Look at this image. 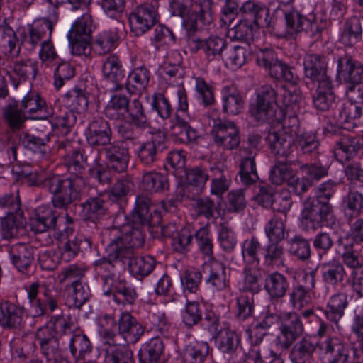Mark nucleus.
Returning a JSON list of instances; mask_svg holds the SVG:
<instances>
[{
    "mask_svg": "<svg viewBox=\"0 0 363 363\" xmlns=\"http://www.w3.org/2000/svg\"><path fill=\"white\" fill-rule=\"evenodd\" d=\"M150 205L147 198H137L135 206L130 214L125 216V223L121 226L120 235L108 244L107 256L101 257L93 262L94 278L101 283L104 294L121 279L116 264L125 262L124 257L133 255V248L143 245V228L158 223L159 216L155 215L152 218L150 214Z\"/></svg>",
    "mask_w": 363,
    "mask_h": 363,
    "instance_id": "nucleus-1",
    "label": "nucleus"
},
{
    "mask_svg": "<svg viewBox=\"0 0 363 363\" xmlns=\"http://www.w3.org/2000/svg\"><path fill=\"white\" fill-rule=\"evenodd\" d=\"M338 183L329 179L315 189V199L306 204L298 218V226L304 233L315 232L323 227L333 228L336 224L334 207L330 200Z\"/></svg>",
    "mask_w": 363,
    "mask_h": 363,
    "instance_id": "nucleus-2",
    "label": "nucleus"
},
{
    "mask_svg": "<svg viewBox=\"0 0 363 363\" xmlns=\"http://www.w3.org/2000/svg\"><path fill=\"white\" fill-rule=\"evenodd\" d=\"M16 182L26 184L30 187L41 188L51 194V203L55 208L67 209L71 205V201L76 195L74 184L68 179L60 174L45 173L43 172H29L25 169L11 170Z\"/></svg>",
    "mask_w": 363,
    "mask_h": 363,
    "instance_id": "nucleus-3",
    "label": "nucleus"
},
{
    "mask_svg": "<svg viewBox=\"0 0 363 363\" xmlns=\"http://www.w3.org/2000/svg\"><path fill=\"white\" fill-rule=\"evenodd\" d=\"M277 323L279 324V333L274 340V345L282 351H287L302 337L304 332L303 321L300 315L294 311L284 312L279 315L267 312L257 324L268 330Z\"/></svg>",
    "mask_w": 363,
    "mask_h": 363,
    "instance_id": "nucleus-4",
    "label": "nucleus"
},
{
    "mask_svg": "<svg viewBox=\"0 0 363 363\" xmlns=\"http://www.w3.org/2000/svg\"><path fill=\"white\" fill-rule=\"evenodd\" d=\"M169 11L172 16L182 18V26L188 33H195L202 25H210L213 18L211 0H169Z\"/></svg>",
    "mask_w": 363,
    "mask_h": 363,
    "instance_id": "nucleus-5",
    "label": "nucleus"
},
{
    "mask_svg": "<svg viewBox=\"0 0 363 363\" xmlns=\"http://www.w3.org/2000/svg\"><path fill=\"white\" fill-rule=\"evenodd\" d=\"M272 18L269 21L272 29H275L277 26L284 24L286 35L291 38L296 39L303 33L314 39H318L320 36L322 28L315 17L313 16L311 18L308 17L294 6L272 11Z\"/></svg>",
    "mask_w": 363,
    "mask_h": 363,
    "instance_id": "nucleus-6",
    "label": "nucleus"
},
{
    "mask_svg": "<svg viewBox=\"0 0 363 363\" xmlns=\"http://www.w3.org/2000/svg\"><path fill=\"white\" fill-rule=\"evenodd\" d=\"M30 226L35 233H43L50 230L57 240L62 241L73 234L74 225L73 218L66 213L65 216L55 215L48 206L39 207L35 215L30 219Z\"/></svg>",
    "mask_w": 363,
    "mask_h": 363,
    "instance_id": "nucleus-7",
    "label": "nucleus"
},
{
    "mask_svg": "<svg viewBox=\"0 0 363 363\" xmlns=\"http://www.w3.org/2000/svg\"><path fill=\"white\" fill-rule=\"evenodd\" d=\"M95 28L92 16L88 12L72 23L67 38L73 55H88L90 53L91 35Z\"/></svg>",
    "mask_w": 363,
    "mask_h": 363,
    "instance_id": "nucleus-8",
    "label": "nucleus"
},
{
    "mask_svg": "<svg viewBox=\"0 0 363 363\" xmlns=\"http://www.w3.org/2000/svg\"><path fill=\"white\" fill-rule=\"evenodd\" d=\"M29 303V312L33 318L48 317L58 305L56 296L46 285L33 282L26 289Z\"/></svg>",
    "mask_w": 363,
    "mask_h": 363,
    "instance_id": "nucleus-9",
    "label": "nucleus"
},
{
    "mask_svg": "<svg viewBox=\"0 0 363 363\" xmlns=\"http://www.w3.org/2000/svg\"><path fill=\"white\" fill-rule=\"evenodd\" d=\"M277 91L271 85L257 91L256 99L249 105V114L257 122H269L276 115Z\"/></svg>",
    "mask_w": 363,
    "mask_h": 363,
    "instance_id": "nucleus-10",
    "label": "nucleus"
},
{
    "mask_svg": "<svg viewBox=\"0 0 363 363\" xmlns=\"http://www.w3.org/2000/svg\"><path fill=\"white\" fill-rule=\"evenodd\" d=\"M195 33L186 35V44L191 53L201 50L208 62L223 61L228 43L226 40L217 35L205 39L196 37Z\"/></svg>",
    "mask_w": 363,
    "mask_h": 363,
    "instance_id": "nucleus-11",
    "label": "nucleus"
},
{
    "mask_svg": "<svg viewBox=\"0 0 363 363\" xmlns=\"http://www.w3.org/2000/svg\"><path fill=\"white\" fill-rule=\"evenodd\" d=\"M90 161H91V159L88 157L86 150L82 148H77L73 152L63 155L65 166L70 174H74L69 176L60 175L62 177L72 181L74 184L76 195H74L71 204L81 199V187L85 183L83 174Z\"/></svg>",
    "mask_w": 363,
    "mask_h": 363,
    "instance_id": "nucleus-12",
    "label": "nucleus"
},
{
    "mask_svg": "<svg viewBox=\"0 0 363 363\" xmlns=\"http://www.w3.org/2000/svg\"><path fill=\"white\" fill-rule=\"evenodd\" d=\"M157 0L144 2L135 6L129 16L131 31L140 36L150 30L159 21Z\"/></svg>",
    "mask_w": 363,
    "mask_h": 363,
    "instance_id": "nucleus-13",
    "label": "nucleus"
},
{
    "mask_svg": "<svg viewBox=\"0 0 363 363\" xmlns=\"http://www.w3.org/2000/svg\"><path fill=\"white\" fill-rule=\"evenodd\" d=\"M211 134L215 144L223 150L235 149L240 143L239 129L235 123L230 121L213 119Z\"/></svg>",
    "mask_w": 363,
    "mask_h": 363,
    "instance_id": "nucleus-14",
    "label": "nucleus"
},
{
    "mask_svg": "<svg viewBox=\"0 0 363 363\" xmlns=\"http://www.w3.org/2000/svg\"><path fill=\"white\" fill-rule=\"evenodd\" d=\"M320 358L326 363H351L350 347L337 337H329L318 343Z\"/></svg>",
    "mask_w": 363,
    "mask_h": 363,
    "instance_id": "nucleus-15",
    "label": "nucleus"
},
{
    "mask_svg": "<svg viewBox=\"0 0 363 363\" xmlns=\"http://www.w3.org/2000/svg\"><path fill=\"white\" fill-rule=\"evenodd\" d=\"M304 77L313 83L327 86L331 77L328 74V63L324 55L307 53L303 60Z\"/></svg>",
    "mask_w": 363,
    "mask_h": 363,
    "instance_id": "nucleus-16",
    "label": "nucleus"
},
{
    "mask_svg": "<svg viewBox=\"0 0 363 363\" xmlns=\"http://www.w3.org/2000/svg\"><path fill=\"white\" fill-rule=\"evenodd\" d=\"M36 340L40 353L45 358L47 363H62L59 342L55 330L52 327L45 325L38 328L36 332Z\"/></svg>",
    "mask_w": 363,
    "mask_h": 363,
    "instance_id": "nucleus-17",
    "label": "nucleus"
},
{
    "mask_svg": "<svg viewBox=\"0 0 363 363\" xmlns=\"http://www.w3.org/2000/svg\"><path fill=\"white\" fill-rule=\"evenodd\" d=\"M107 167L118 174L124 173L128 167L130 155L128 149L120 142H109L102 148Z\"/></svg>",
    "mask_w": 363,
    "mask_h": 363,
    "instance_id": "nucleus-18",
    "label": "nucleus"
},
{
    "mask_svg": "<svg viewBox=\"0 0 363 363\" xmlns=\"http://www.w3.org/2000/svg\"><path fill=\"white\" fill-rule=\"evenodd\" d=\"M52 11L48 18H43L34 22L29 26L28 36L26 38L25 41L31 45V48H35L40 42L43 40L50 39L53 26L58 19V9L49 4Z\"/></svg>",
    "mask_w": 363,
    "mask_h": 363,
    "instance_id": "nucleus-19",
    "label": "nucleus"
},
{
    "mask_svg": "<svg viewBox=\"0 0 363 363\" xmlns=\"http://www.w3.org/2000/svg\"><path fill=\"white\" fill-rule=\"evenodd\" d=\"M25 308L9 300L0 301V326L4 330H21L26 325Z\"/></svg>",
    "mask_w": 363,
    "mask_h": 363,
    "instance_id": "nucleus-20",
    "label": "nucleus"
},
{
    "mask_svg": "<svg viewBox=\"0 0 363 363\" xmlns=\"http://www.w3.org/2000/svg\"><path fill=\"white\" fill-rule=\"evenodd\" d=\"M166 149V137L160 132L154 134L150 140L140 144L136 151V155L141 164L151 166L159 160L160 155Z\"/></svg>",
    "mask_w": 363,
    "mask_h": 363,
    "instance_id": "nucleus-21",
    "label": "nucleus"
},
{
    "mask_svg": "<svg viewBox=\"0 0 363 363\" xmlns=\"http://www.w3.org/2000/svg\"><path fill=\"white\" fill-rule=\"evenodd\" d=\"M112 130L102 117H94L85 130L86 140L90 147H104L112 139Z\"/></svg>",
    "mask_w": 363,
    "mask_h": 363,
    "instance_id": "nucleus-22",
    "label": "nucleus"
},
{
    "mask_svg": "<svg viewBox=\"0 0 363 363\" xmlns=\"http://www.w3.org/2000/svg\"><path fill=\"white\" fill-rule=\"evenodd\" d=\"M20 106L30 119H48L54 116L53 108L36 91H30L22 99Z\"/></svg>",
    "mask_w": 363,
    "mask_h": 363,
    "instance_id": "nucleus-23",
    "label": "nucleus"
},
{
    "mask_svg": "<svg viewBox=\"0 0 363 363\" xmlns=\"http://www.w3.org/2000/svg\"><path fill=\"white\" fill-rule=\"evenodd\" d=\"M240 9L243 19L259 27L272 28L269 21L272 18V11L270 12L264 3L258 0H247L241 4Z\"/></svg>",
    "mask_w": 363,
    "mask_h": 363,
    "instance_id": "nucleus-24",
    "label": "nucleus"
},
{
    "mask_svg": "<svg viewBox=\"0 0 363 363\" xmlns=\"http://www.w3.org/2000/svg\"><path fill=\"white\" fill-rule=\"evenodd\" d=\"M101 73L104 80L113 84L111 91H118L123 88L121 81L125 76L120 57L116 54L105 55L101 60Z\"/></svg>",
    "mask_w": 363,
    "mask_h": 363,
    "instance_id": "nucleus-25",
    "label": "nucleus"
},
{
    "mask_svg": "<svg viewBox=\"0 0 363 363\" xmlns=\"http://www.w3.org/2000/svg\"><path fill=\"white\" fill-rule=\"evenodd\" d=\"M118 334L127 345L135 344L144 335L145 328L130 313H122L118 320Z\"/></svg>",
    "mask_w": 363,
    "mask_h": 363,
    "instance_id": "nucleus-26",
    "label": "nucleus"
},
{
    "mask_svg": "<svg viewBox=\"0 0 363 363\" xmlns=\"http://www.w3.org/2000/svg\"><path fill=\"white\" fill-rule=\"evenodd\" d=\"M318 345L312 336L304 335L289 347V359L291 363H312Z\"/></svg>",
    "mask_w": 363,
    "mask_h": 363,
    "instance_id": "nucleus-27",
    "label": "nucleus"
},
{
    "mask_svg": "<svg viewBox=\"0 0 363 363\" xmlns=\"http://www.w3.org/2000/svg\"><path fill=\"white\" fill-rule=\"evenodd\" d=\"M290 287L289 279L277 271L267 272L264 279V289L272 302H277L287 294Z\"/></svg>",
    "mask_w": 363,
    "mask_h": 363,
    "instance_id": "nucleus-28",
    "label": "nucleus"
},
{
    "mask_svg": "<svg viewBox=\"0 0 363 363\" xmlns=\"http://www.w3.org/2000/svg\"><path fill=\"white\" fill-rule=\"evenodd\" d=\"M216 347L225 357L235 358L242 349L241 336L231 329H223L216 336Z\"/></svg>",
    "mask_w": 363,
    "mask_h": 363,
    "instance_id": "nucleus-29",
    "label": "nucleus"
},
{
    "mask_svg": "<svg viewBox=\"0 0 363 363\" xmlns=\"http://www.w3.org/2000/svg\"><path fill=\"white\" fill-rule=\"evenodd\" d=\"M363 148V138L361 136L343 137L336 142L335 157L341 164L352 160Z\"/></svg>",
    "mask_w": 363,
    "mask_h": 363,
    "instance_id": "nucleus-30",
    "label": "nucleus"
},
{
    "mask_svg": "<svg viewBox=\"0 0 363 363\" xmlns=\"http://www.w3.org/2000/svg\"><path fill=\"white\" fill-rule=\"evenodd\" d=\"M67 348L74 363L86 361L93 351L89 337L83 333H72L67 343Z\"/></svg>",
    "mask_w": 363,
    "mask_h": 363,
    "instance_id": "nucleus-31",
    "label": "nucleus"
},
{
    "mask_svg": "<svg viewBox=\"0 0 363 363\" xmlns=\"http://www.w3.org/2000/svg\"><path fill=\"white\" fill-rule=\"evenodd\" d=\"M322 281L324 284L336 287L347 277L345 268L342 262L336 259L323 262L318 265Z\"/></svg>",
    "mask_w": 363,
    "mask_h": 363,
    "instance_id": "nucleus-32",
    "label": "nucleus"
},
{
    "mask_svg": "<svg viewBox=\"0 0 363 363\" xmlns=\"http://www.w3.org/2000/svg\"><path fill=\"white\" fill-rule=\"evenodd\" d=\"M337 62V72L346 82L352 84H359L362 82L363 65L361 62L347 55L338 56Z\"/></svg>",
    "mask_w": 363,
    "mask_h": 363,
    "instance_id": "nucleus-33",
    "label": "nucleus"
},
{
    "mask_svg": "<svg viewBox=\"0 0 363 363\" xmlns=\"http://www.w3.org/2000/svg\"><path fill=\"white\" fill-rule=\"evenodd\" d=\"M362 108L357 104L347 101L338 109L335 115L336 125L346 130H350L360 125Z\"/></svg>",
    "mask_w": 363,
    "mask_h": 363,
    "instance_id": "nucleus-34",
    "label": "nucleus"
},
{
    "mask_svg": "<svg viewBox=\"0 0 363 363\" xmlns=\"http://www.w3.org/2000/svg\"><path fill=\"white\" fill-rule=\"evenodd\" d=\"M8 252L13 265L22 273L27 271L34 259V249L26 243L13 245L9 247Z\"/></svg>",
    "mask_w": 363,
    "mask_h": 363,
    "instance_id": "nucleus-35",
    "label": "nucleus"
},
{
    "mask_svg": "<svg viewBox=\"0 0 363 363\" xmlns=\"http://www.w3.org/2000/svg\"><path fill=\"white\" fill-rule=\"evenodd\" d=\"M111 288L104 294L106 296H112L114 301L118 304L132 305L138 298L135 287L124 279L121 278Z\"/></svg>",
    "mask_w": 363,
    "mask_h": 363,
    "instance_id": "nucleus-36",
    "label": "nucleus"
},
{
    "mask_svg": "<svg viewBox=\"0 0 363 363\" xmlns=\"http://www.w3.org/2000/svg\"><path fill=\"white\" fill-rule=\"evenodd\" d=\"M208 276L205 279L207 286L213 291H221L230 286V280L227 277L226 265L217 259L210 262Z\"/></svg>",
    "mask_w": 363,
    "mask_h": 363,
    "instance_id": "nucleus-37",
    "label": "nucleus"
},
{
    "mask_svg": "<svg viewBox=\"0 0 363 363\" xmlns=\"http://www.w3.org/2000/svg\"><path fill=\"white\" fill-rule=\"evenodd\" d=\"M240 156L238 174L241 182L246 186H249L256 182L259 179L255 161L256 151L248 150V148H245L240 151Z\"/></svg>",
    "mask_w": 363,
    "mask_h": 363,
    "instance_id": "nucleus-38",
    "label": "nucleus"
},
{
    "mask_svg": "<svg viewBox=\"0 0 363 363\" xmlns=\"http://www.w3.org/2000/svg\"><path fill=\"white\" fill-rule=\"evenodd\" d=\"M315 158L313 162L306 164L301 167L312 185L328 177L332 162L330 157L324 155H318Z\"/></svg>",
    "mask_w": 363,
    "mask_h": 363,
    "instance_id": "nucleus-39",
    "label": "nucleus"
},
{
    "mask_svg": "<svg viewBox=\"0 0 363 363\" xmlns=\"http://www.w3.org/2000/svg\"><path fill=\"white\" fill-rule=\"evenodd\" d=\"M2 116L6 125L13 130H19L24 127L25 122L30 119L18 101L9 100L2 109Z\"/></svg>",
    "mask_w": 363,
    "mask_h": 363,
    "instance_id": "nucleus-40",
    "label": "nucleus"
},
{
    "mask_svg": "<svg viewBox=\"0 0 363 363\" xmlns=\"http://www.w3.org/2000/svg\"><path fill=\"white\" fill-rule=\"evenodd\" d=\"M272 153L277 156L287 157L291 153L294 139L285 131H272L266 138Z\"/></svg>",
    "mask_w": 363,
    "mask_h": 363,
    "instance_id": "nucleus-41",
    "label": "nucleus"
},
{
    "mask_svg": "<svg viewBox=\"0 0 363 363\" xmlns=\"http://www.w3.org/2000/svg\"><path fill=\"white\" fill-rule=\"evenodd\" d=\"M126 121L140 129H146L150 126V121L145 111V107L138 99L130 101L124 118Z\"/></svg>",
    "mask_w": 363,
    "mask_h": 363,
    "instance_id": "nucleus-42",
    "label": "nucleus"
},
{
    "mask_svg": "<svg viewBox=\"0 0 363 363\" xmlns=\"http://www.w3.org/2000/svg\"><path fill=\"white\" fill-rule=\"evenodd\" d=\"M164 344L159 337H154L141 345L138 351L140 363H160Z\"/></svg>",
    "mask_w": 363,
    "mask_h": 363,
    "instance_id": "nucleus-43",
    "label": "nucleus"
},
{
    "mask_svg": "<svg viewBox=\"0 0 363 363\" xmlns=\"http://www.w3.org/2000/svg\"><path fill=\"white\" fill-rule=\"evenodd\" d=\"M210 172L211 192L220 196L229 189L230 181L228 178V169L222 162H217L210 167Z\"/></svg>",
    "mask_w": 363,
    "mask_h": 363,
    "instance_id": "nucleus-44",
    "label": "nucleus"
},
{
    "mask_svg": "<svg viewBox=\"0 0 363 363\" xmlns=\"http://www.w3.org/2000/svg\"><path fill=\"white\" fill-rule=\"evenodd\" d=\"M150 78V72L145 66L134 68L127 78V91L131 94H140L147 89Z\"/></svg>",
    "mask_w": 363,
    "mask_h": 363,
    "instance_id": "nucleus-45",
    "label": "nucleus"
},
{
    "mask_svg": "<svg viewBox=\"0 0 363 363\" xmlns=\"http://www.w3.org/2000/svg\"><path fill=\"white\" fill-rule=\"evenodd\" d=\"M313 107L320 111H327L333 108L336 105V96L333 91V81L329 82L327 86L318 84L313 95Z\"/></svg>",
    "mask_w": 363,
    "mask_h": 363,
    "instance_id": "nucleus-46",
    "label": "nucleus"
},
{
    "mask_svg": "<svg viewBox=\"0 0 363 363\" xmlns=\"http://www.w3.org/2000/svg\"><path fill=\"white\" fill-rule=\"evenodd\" d=\"M342 210L347 223H350L363 213V195L357 191H350L343 197Z\"/></svg>",
    "mask_w": 363,
    "mask_h": 363,
    "instance_id": "nucleus-47",
    "label": "nucleus"
},
{
    "mask_svg": "<svg viewBox=\"0 0 363 363\" xmlns=\"http://www.w3.org/2000/svg\"><path fill=\"white\" fill-rule=\"evenodd\" d=\"M223 111L229 115L239 114L244 107V99L240 92L233 86L223 88L222 91Z\"/></svg>",
    "mask_w": 363,
    "mask_h": 363,
    "instance_id": "nucleus-48",
    "label": "nucleus"
},
{
    "mask_svg": "<svg viewBox=\"0 0 363 363\" xmlns=\"http://www.w3.org/2000/svg\"><path fill=\"white\" fill-rule=\"evenodd\" d=\"M170 130L174 139L184 144L194 143L200 137L198 130L191 127L179 114L177 115L176 121L171 125Z\"/></svg>",
    "mask_w": 363,
    "mask_h": 363,
    "instance_id": "nucleus-49",
    "label": "nucleus"
},
{
    "mask_svg": "<svg viewBox=\"0 0 363 363\" xmlns=\"http://www.w3.org/2000/svg\"><path fill=\"white\" fill-rule=\"evenodd\" d=\"M0 50L7 57H17L21 51L14 30L9 26L0 24Z\"/></svg>",
    "mask_w": 363,
    "mask_h": 363,
    "instance_id": "nucleus-50",
    "label": "nucleus"
},
{
    "mask_svg": "<svg viewBox=\"0 0 363 363\" xmlns=\"http://www.w3.org/2000/svg\"><path fill=\"white\" fill-rule=\"evenodd\" d=\"M362 27L359 18L353 16L343 25L340 42L347 47H352L362 40Z\"/></svg>",
    "mask_w": 363,
    "mask_h": 363,
    "instance_id": "nucleus-51",
    "label": "nucleus"
},
{
    "mask_svg": "<svg viewBox=\"0 0 363 363\" xmlns=\"http://www.w3.org/2000/svg\"><path fill=\"white\" fill-rule=\"evenodd\" d=\"M26 223L23 212L1 218V237L3 240L10 241L18 236L19 229Z\"/></svg>",
    "mask_w": 363,
    "mask_h": 363,
    "instance_id": "nucleus-52",
    "label": "nucleus"
},
{
    "mask_svg": "<svg viewBox=\"0 0 363 363\" xmlns=\"http://www.w3.org/2000/svg\"><path fill=\"white\" fill-rule=\"evenodd\" d=\"M140 186L150 193L164 192L169 186L168 176L155 171L146 172L143 175Z\"/></svg>",
    "mask_w": 363,
    "mask_h": 363,
    "instance_id": "nucleus-53",
    "label": "nucleus"
},
{
    "mask_svg": "<svg viewBox=\"0 0 363 363\" xmlns=\"http://www.w3.org/2000/svg\"><path fill=\"white\" fill-rule=\"evenodd\" d=\"M90 296L89 286L79 280H74L67 289L66 302L69 307L80 308Z\"/></svg>",
    "mask_w": 363,
    "mask_h": 363,
    "instance_id": "nucleus-54",
    "label": "nucleus"
},
{
    "mask_svg": "<svg viewBox=\"0 0 363 363\" xmlns=\"http://www.w3.org/2000/svg\"><path fill=\"white\" fill-rule=\"evenodd\" d=\"M126 259L130 274L138 278L149 275L156 265L155 259L147 255L134 257L133 254L130 257H124V260Z\"/></svg>",
    "mask_w": 363,
    "mask_h": 363,
    "instance_id": "nucleus-55",
    "label": "nucleus"
},
{
    "mask_svg": "<svg viewBox=\"0 0 363 363\" xmlns=\"http://www.w3.org/2000/svg\"><path fill=\"white\" fill-rule=\"evenodd\" d=\"M130 101L125 94H114L104 108L105 116L111 120L122 121Z\"/></svg>",
    "mask_w": 363,
    "mask_h": 363,
    "instance_id": "nucleus-56",
    "label": "nucleus"
},
{
    "mask_svg": "<svg viewBox=\"0 0 363 363\" xmlns=\"http://www.w3.org/2000/svg\"><path fill=\"white\" fill-rule=\"evenodd\" d=\"M289 252L298 260L307 262L311 257L310 240L302 235L296 234L287 241Z\"/></svg>",
    "mask_w": 363,
    "mask_h": 363,
    "instance_id": "nucleus-57",
    "label": "nucleus"
},
{
    "mask_svg": "<svg viewBox=\"0 0 363 363\" xmlns=\"http://www.w3.org/2000/svg\"><path fill=\"white\" fill-rule=\"evenodd\" d=\"M65 105L75 115L84 113L89 105L88 94L79 89L69 91L65 96Z\"/></svg>",
    "mask_w": 363,
    "mask_h": 363,
    "instance_id": "nucleus-58",
    "label": "nucleus"
},
{
    "mask_svg": "<svg viewBox=\"0 0 363 363\" xmlns=\"http://www.w3.org/2000/svg\"><path fill=\"white\" fill-rule=\"evenodd\" d=\"M80 206L86 218H99L108 213L107 202L102 195L89 197Z\"/></svg>",
    "mask_w": 363,
    "mask_h": 363,
    "instance_id": "nucleus-59",
    "label": "nucleus"
},
{
    "mask_svg": "<svg viewBox=\"0 0 363 363\" xmlns=\"http://www.w3.org/2000/svg\"><path fill=\"white\" fill-rule=\"evenodd\" d=\"M181 315L184 325L191 328L203 320V306L197 301L187 300Z\"/></svg>",
    "mask_w": 363,
    "mask_h": 363,
    "instance_id": "nucleus-60",
    "label": "nucleus"
},
{
    "mask_svg": "<svg viewBox=\"0 0 363 363\" xmlns=\"http://www.w3.org/2000/svg\"><path fill=\"white\" fill-rule=\"evenodd\" d=\"M133 352L127 345H111L106 349L104 363H133Z\"/></svg>",
    "mask_w": 363,
    "mask_h": 363,
    "instance_id": "nucleus-61",
    "label": "nucleus"
},
{
    "mask_svg": "<svg viewBox=\"0 0 363 363\" xmlns=\"http://www.w3.org/2000/svg\"><path fill=\"white\" fill-rule=\"evenodd\" d=\"M259 27L246 19L241 18L230 30V37L236 40L250 43Z\"/></svg>",
    "mask_w": 363,
    "mask_h": 363,
    "instance_id": "nucleus-62",
    "label": "nucleus"
},
{
    "mask_svg": "<svg viewBox=\"0 0 363 363\" xmlns=\"http://www.w3.org/2000/svg\"><path fill=\"white\" fill-rule=\"evenodd\" d=\"M218 242L221 249L228 253L232 252L238 243V239L233 228L226 222L220 223L217 227Z\"/></svg>",
    "mask_w": 363,
    "mask_h": 363,
    "instance_id": "nucleus-63",
    "label": "nucleus"
},
{
    "mask_svg": "<svg viewBox=\"0 0 363 363\" xmlns=\"http://www.w3.org/2000/svg\"><path fill=\"white\" fill-rule=\"evenodd\" d=\"M285 215H274L267 223L264 232L269 242H281L285 238Z\"/></svg>",
    "mask_w": 363,
    "mask_h": 363,
    "instance_id": "nucleus-64",
    "label": "nucleus"
}]
</instances>
